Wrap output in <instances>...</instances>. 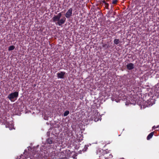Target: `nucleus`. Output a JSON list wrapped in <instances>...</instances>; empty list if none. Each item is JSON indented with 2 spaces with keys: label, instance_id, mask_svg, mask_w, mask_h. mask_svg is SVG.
I'll return each mask as SVG.
<instances>
[{
  "label": "nucleus",
  "instance_id": "nucleus-14",
  "mask_svg": "<svg viewBox=\"0 0 159 159\" xmlns=\"http://www.w3.org/2000/svg\"><path fill=\"white\" fill-rule=\"evenodd\" d=\"M154 134L153 132H152L150 134H149L148 135V136L147 138V139L148 140H149L150 139H151Z\"/></svg>",
  "mask_w": 159,
  "mask_h": 159
},
{
  "label": "nucleus",
  "instance_id": "nucleus-18",
  "mask_svg": "<svg viewBox=\"0 0 159 159\" xmlns=\"http://www.w3.org/2000/svg\"><path fill=\"white\" fill-rule=\"evenodd\" d=\"M118 2V0H112V4H116Z\"/></svg>",
  "mask_w": 159,
  "mask_h": 159
},
{
  "label": "nucleus",
  "instance_id": "nucleus-23",
  "mask_svg": "<svg viewBox=\"0 0 159 159\" xmlns=\"http://www.w3.org/2000/svg\"><path fill=\"white\" fill-rule=\"evenodd\" d=\"M113 15H115V14H116V12H113Z\"/></svg>",
  "mask_w": 159,
  "mask_h": 159
},
{
  "label": "nucleus",
  "instance_id": "nucleus-3",
  "mask_svg": "<svg viewBox=\"0 0 159 159\" xmlns=\"http://www.w3.org/2000/svg\"><path fill=\"white\" fill-rule=\"evenodd\" d=\"M34 157L31 155L30 152H26L20 156L19 159H34Z\"/></svg>",
  "mask_w": 159,
  "mask_h": 159
},
{
  "label": "nucleus",
  "instance_id": "nucleus-9",
  "mask_svg": "<svg viewBox=\"0 0 159 159\" xmlns=\"http://www.w3.org/2000/svg\"><path fill=\"white\" fill-rule=\"evenodd\" d=\"M134 68V64L132 63H130L127 64L126 68L129 70L133 69Z\"/></svg>",
  "mask_w": 159,
  "mask_h": 159
},
{
  "label": "nucleus",
  "instance_id": "nucleus-7",
  "mask_svg": "<svg viewBox=\"0 0 159 159\" xmlns=\"http://www.w3.org/2000/svg\"><path fill=\"white\" fill-rule=\"evenodd\" d=\"M66 20V18L65 17H64L63 18L60 19L58 21H57V23H56V25H58L59 26H61L62 25L64 24Z\"/></svg>",
  "mask_w": 159,
  "mask_h": 159
},
{
  "label": "nucleus",
  "instance_id": "nucleus-24",
  "mask_svg": "<svg viewBox=\"0 0 159 159\" xmlns=\"http://www.w3.org/2000/svg\"><path fill=\"white\" fill-rule=\"evenodd\" d=\"M111 8H112V6H111Z\"/></svg>",
  "mask_w": 159,
  "mask_h": 159
},
{
  "label": "nucleus",
  "instance_id": "nucleus-22",
  "mask_svg": "<svg viewBox=\"0 0 159 159\" xmlns=\"http://www.w3.org/2000/svg\"><path fill=\"white\" fill-rule=\"evenodd\" d=\"M107 45L106 44H104V45H103V47H106V45Z\"/></svg>",
  "mask_w": 159,
  "mask_h": 159
},
{
  "label": "nucleus",
  "instance_id": "nucleus-6",
  "mask_svg": "<svg viewBox=\"0 0 159 159\" xmlns=\"http://www.w3.org/2000/svg\"><path fill=\"white\" fill-rule=\"evenodd\" d=\"M73 9L72 8H70L66 12L65 14V16L67 18H69L71 16L72 13Z\"/></svg>",
  "mask_w": 159,
  "mask_h": 159
},
{
  "label": "nucleus",
  "instance_id": "nucleus-25",
  "mask_svg": "<svg viewBox=\"0 0 159 159\" xmlns=\"http://www.w3.org/2000/svg\"><path fill=\"white\" fill-rule=\"evenodd\" d=\"M70 134H72V133H70Z\"/></svg>",
  "mask_w": 159,
  "mask_h": 159
},
{
  "label": "nucleus",
  "instance_id": "nucleus-20",
  "mask_svg": "<svg viewBox=\"0 0 159 159\" xmlns=\"http://www.w3.org/2000/svg\"><path fill=\"white\" fill-rule=\"evenodd\" d=\"M159 126H157V127H155V126H154L152 127V128L154 129H155L156 128H158V127Z\"/></svg>",
  "mask_w": 159,
  "mask_h": 159
},
{
  "label": "nucleus",
  "instance_id": "nucleus-17",
  "mask_svg": "<svg viewBox=\"0 0 159 159\" xmlns=\"http://www.w3.org/2000/svg\"><path fill=\"white\" fill-rule=\"evenodd\" d=\"M69 114V111H66L64 113V116H67Z\"/></svg>",
  "mask_w": 159,
  "mask_h": 159
},
{
  "label": "nucleus",
  "instance_id": "nucleus-8",
  "mask_svg": "<svg viewBox=\"0 0 159 159\" xmlns=\"http://www.w3.org/2000/svg\"><path fill=\"white\" fill-rule=\"evenodd\" d=\"M65 74V72L63 71H61L60 73H57V77L58 78L64 79V76Z\"/></svg>",
  "mask_w": 159,
  "mask_h": 159
},
{
  "label": "nucleus",
  "instance_id": "nucleus-2",
  "mask_svg": "<svg viewBox=\"0 0 159 159\" xmlns=\"http://www.w3.org/2000/svg\"><path fill=\"white\" fill-rule=\"evenodd\" d=\"M102 155L104 156L105 159H111L113 157L111 154L110 153V151L108 149L103 150L102 152Z\"/></svg>",
  "mask_w": 159,
  "mask_h": 159
},
{
  "label": "nucleus",
  "instance_id": "nucleus-21",
  "mask_svg": "<svg viewBox=\"0 0 159 159\" xmlns=\"http://www.w3.org/2000/svg\"><path fill=\"white\" fill-rule=\"evenodd\" d=\"M102 2L104 4H105V3H107L105 1H102Z\"/></svg>",
  "mask_w": 159,
  "mask_h": 159
},
{
  "label": "nucleus",
  "instance_id": "nucleus-1",
  "mask_svg": "<svg viewBox=\"0 0 159 159\" xmlns=\"http://www.w3.org/2000/svg\"><path fill=\"white\" fill-rule=\"evenodd\" d=\"M19 95V93L18 92H15L9 94L7 98L11 101H14V100H16Z\"/></svg>",
  "mask_w": 159,
  "mask_h": 159
},
{
  "label": "nucleus",
  "instance_id": "nucleus-15",
  "mask_svg": "<svg viewBox=\"0 0 159 159\" xmlns=\"http://www.w3.org/2000/svg\"><path fill=\"white\" fill-rule=\"evenodd\" d=\"M113 42L115 44L117 45L120 43V41L119 39H116L114 40Z\"/></svg>",
  "mask_w": 159,
  "mask_h": 159
},
{
  "label": "nucleus",
  "instance_id": "nucleus-19",
  "mask_svg": "<svg viewBox=\"0 0 159 159\" xmlns=\"http://www.w3.org/2000/svg\"><path fill=\"white\" fill-rule=\"evenodd\" d=\"M104 5H105V7L106 9H109L108 7H109V5L108 3H105V4H104Z\"/></svg>",
  "mask_w": 159,
  "mask_h": 159
},
{
  "label": "nucleus",
  "instance_id": "nucleus-12",
  "mask_svg": "<svg viewBox=\"0 0 159 159\" xmlns=\"http://www.w3.org/2000/svg\"><path fill=\"white\" fill-rule=\"evenodd\" d=\"M113 12V11L112 10H110L108 13L107 16V17H114V16H111V15H112V13Z\"/></svg>",
  "mask_w": 159,
  "mask_h": 159
},
{
  "label": "nucleus",
  "instance_id": "nucleus-5",
  "mask_svg": "<svg viewBox=\"0 0 159 159\" xmlns=\"http://www.w3.org/2000/svg\"><path fill=\"white\" fill-rule=\"evenodd\" d=\"M62 16L61 12L59 13L57 15L54 16L52 18L53 22L56 23V21H58Z\"/></svg>",
  "mask_w": 159,
  "mask_h": 159
},
{
  "label": "nucleus",
  "instance_id": "nucleus-4",
  "mask_svg": "<svg viewBox=\"0 0 159 159\" xmlns=\"http://www.w3.org/2000/svg\"><path fill=\"white\" fill-rule=\"evenodd\" d=\"M69 150H66L65 151H63L61 152H59L56 156H57V158L60 159L64 158L66 157V154L69 152Z\"/></svg>",
  "mask_w": 159,
  "mask_h": 159
},
{
  "label": "nucleus",
  "instance_id": "nucleus-16",
  "mask_svg": "<svg viewBox=\"0 0 159 159\" xmlns=\"http://www.w3.org/2000/svg\"><path fill=\"white\" fill-rule=\"evenodd\" d=\"M15 48V47L14 45L10 46L8 48V50L9 51L13 50Z\"/></svg>",
  "mask_w": 159,
  "mask_h": 159
},
{
  "label": "nucleus",
  "instance_id": "nucleus-11",
  "mask_svg": "<svg viewBox=\"0 0 159 159\" xmlns=\"http://www.w3.org/2000/svg\"><path fill=\"white\" fill-rule=\"evenodd\" d=\"M13 126L12 124H10L8 122L6 123V127L9 128L10 130H11L12 129Z\"/></svg>",
  "mask_w": 159,
  "mask_h": 159
},
{
  "label": "nucleus",
  "instance_id": "nucleus-10",
  "mask_svg": "<svg viewBox=\"0 0 159 159\" xmlns=\"http://www.w3.org/2000/svg\"><path fill=\"white\" fill-rule=\"evenodd\" d=\"M152 104H153L149 100H148L147 101H146L145 103V106L147 107L151 106Z\"/></svg>",
  "mask_w": 159,
  "mask_h": 159
},
{
  "label": "nucleus",
  "instance_id": "nucleus-13",
  "mask_svg": "<svg viewBox=\"0 0 159 159\" xmlns=\"http://www.w3.org/2000/svg\"><path fill=\"white\" fill-rule=\"evenodd\" d=\"M47 142L48 143L51 144L52 143L53 140L52 138H48L46 140Z\"/></svg>",
  "mask_w": 159,
  "mask_h": 159
}]
</instances>
